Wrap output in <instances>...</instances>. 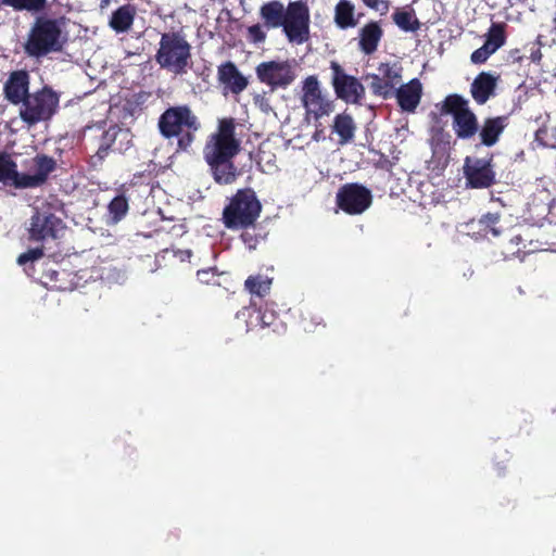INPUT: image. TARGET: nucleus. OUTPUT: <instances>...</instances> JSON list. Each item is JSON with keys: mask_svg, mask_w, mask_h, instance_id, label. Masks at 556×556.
<instances>
[{"mask_svg": "<svg viewBox=\"0 0 556 556\" xmlns=\"http://www.w3.org/2000/svg\"><path fill=\"white\" fill-rule=\"evenodd\" d=\"M233 118H222L215 132L211 134L203 148V157L210 173L218 185H230L240 176L233 159L240 153V140L235 136Z\"/></svg>", "mask_w": 556, "mask_h": 556, "instance_id": "1", "label": "nucleus"}, {"mask_svg": "<svg viewBox=\"0 0 556 556\" xmlns=\"http://www.w3.org/2000/svg\"><path fill=\"white\" fill-rule=\"evenodd\" d=\"M154 59L162 70L184 76L193 65L192 46L181 30L163 33Z\"/></svg>", "mask_w": 556, "mask_h": 556, "instance_id": "2", "label": "nucleus"}, {"mask_svg": "<svg viewBox=\"0 0 556 556\" xmlns=\"http://www.w3.org/2000/svg\"><path fill=\"white\" fill-rule=\"evenodd\" d=\"M159 129L164 138H178L177 146L186 151L194 141L201 123L188 105L166 109L159 118Z\"/></svg>", "mask_w": 556, "mask_h": 556, "instance_id": "3", "label": "nucleus"}, {"mask_svg": "<svg viewBox=\"0 0 556 556\" xmlns=\"http://www.w3.org/2000/svg\"><path fill=\"white\" fill-rule=\"evenodd\" d=\"M63 46L59 21L46 16L37 17L25 43L26 53L33 58H41L51 52L62 51Z\"/></svg>", "mask_w": 556, "mask_h": 556, "instance_id": "4", "label": "nucleus"}, {"mask_svg": "<svg viewBox=\"0 0 556 556\" xmlns=\"http://www.w3.org/2000/svg\"><path fill=\"white\" fill-rule=\"evenodd\" d=\"M60 97L49 86L30 93L21 104L20 117L29 127L47 122L58 112Z\"/></svg>", "mask_w": 556, "mask_h": 556, "instance_id": "5", "label": "nucleus"}, {"mask_svg": "<svg viewBox=\"0 0 556 556\" xmlns=\"http://www.w3.org/2000/svg\"><path fill=\"white\" fill-rule=\"evenodd\" d=\"M441 113L452 115V128L458 139L470 140L478 134V117L469 108L468 100L463 96L457 93L446 96Z\"/></svg>", "mask_w": 556, "mask_h": 556, "instance_id": "6", "label": "nucleus"}, {"mask_svg": "<svg viewBox=\"0 0 556 556\" xmlns=\"http://www.w3.org/2000/svg\"><path fill=\"white\" fill-rule=\"evenodd\" d=\"M56 204L43 201L34 207L27 228L28 239L34 242L55 240L65 229V224L55 214Z\"/></svg>", "mask_w": 556, "mask_h": 556, "instance_id": "7", "label": "nucleus"}, {"mask_svg": "<svg viewBox=\"0 0 556 556\" xmlns=\"http://www.w3.org/2000/svg\"><path fill=\"white\" fill-rule=\"evenodd\" d=\"M256 76L271 90L287 89L296 79L295 60L262 62L256 66Z\"/></svg>", "mask_w": 556, "mask_h": 556, "instance_id": "8", "label": "nucleus"}, {"mask_svg": "<svg viewBox=\"0 0 556 556\" xmlns=\"http://www.w3.org/2000/svg\"><path fill=\"white\" fill-rule=\"evenodd\" d=\"M309 24L308 7L302 1L289 2L281 25L287 39L292 43L303 45L309 39Z\"/></svg>", "mask_w": 556, "mask_h": 556, "instance_id": "9", "label": "nucleus"}, {"mask_svg": "<svg viewBox=\"0 0 556 556\" xmlns=\"http://www.w3.org/2000/svg\"><path fill=\"white\" fill-rule=\"evenodd\" d=\"M302 84L301 101L306 116H313L315 121H318L330 115L333 112L334 104L323 93L317 76L309 75Z\"/></svg>", "mask_w": 556, "mask_h": 556, "instance_id": "10", "label": "nucleus"}, {"mask_svg": "<svg viewBox=\"0 0 556 556\" xmlns=\"http://www.w3.org/2000/svg\"><path fill=\"white\" fill-rule=\"evenodd\" d=\"M466 186L472 189H486L496 182L493 154L489 157L466 156L463 166Z\"/></svg>", "mask_w": 556, "mask_h": 556, "instance_id": "11", "label": "nucleus"}, {"mask_svg": "<svg viewBox=\"0 0 556 556\" xmlns=\"http://www.w3.org/2000/svg\"><path fill=\"white\" fill-rule=\"evenodd\" d=\"M372 203V193L365 186L349 182L341 186L336 195L337 206L349 215L363 214Z\"/></svg>", "mask_w": 556, "mask_h": 556, "instance_id": "12", "label": "nucleus"}, {"mask_svg": "<svg viewBox=\"0 0 556 556\" xmlns=\"http://www.w3.org/2000/svg\"><path fill=\"white\" fill-rule=\"evenodd\" d=\"M377 70L378 74H368L367 76L370 79V91L376 97L390 99L394 94L396 85L402 80L403 67L396 62H382Z\"/></svg>", "mask_w": 556, "mask_h": 556, "instance_id": "13", "label": "nucleus"}, {"mask_svg": "<svg viewBox=\"0 0 556 556\" xmlns=\"http://www.w3.org/2000/svg\"><path fill=\"white\" fill-rule=\"evenodd\" d=\"M330 67L333 72L332 86L337 97L346 102L359 103L365 94L364 86L354 76L345 74L338 62L332 61Z\"/></svg>", "mask_w": 556, "mask_h": 556, "instance_id": "14", "label": "nucleus"}, {"mask_svg": "<svg viewBox=\"0 0 556 556\" xmlns=\"http://www.w3.org/2000/svg\"><path fill=\"white\" fill-rule=\"evenodd\" d=\"M35 174H24L18 186H24V189H33L43 186L51 173L56 169V161L47 154H37L33 159Z\"/></svg>", "mask_w": 556, "mask_h": 556, "instance_id": "15", "label": "nucleus"}, {"mask_svg": "<svg viewBox=\"0 0 556 556\" xmlns=\"http://www.w3.org/2000/svg\"><path fill=\"white\" fill-rule=\"evenodd\" d=\"M30 77L27 71L20 70L12 72L4 83V97L12 104H22L29 92Z\"/></svg>", "mask_w": 556, "mask_h": 556, "instance_id": "16", "label": "nucleus"}, {"mask_svg": "<svg viewBox=\"0 0 556 556\" xmlns=\"http://www.w3.org/2000/svg\"><path fill=\"white\" fill-rule=\"evenodd\" d=\"M384 31L380 21L370 20L357 31V47L365 55H371L377 50L383 38Z\"/></svg>", "mask_w": 556, "mask_h": 556, "instance_id": "17", "label": "nucleus"}, {"mask_svg": "<svg viewBox=\"0 0 556 556\" xmlns=\"http://www.w3.org/2000/svg\"><path fill=\"white\" fill-rule=\"evenodd\" d=\"M393 96L402 111L414 113L422 97V85L418 78H413L396 88Z\"/></svg>", "mask_w": 556, "mask_h": 556, "instance_id": "18", "label": "nucleus"}, {"mask_svg": "<svg viewBox=\"0 0 556 556\" xmlns=\"http://www.w3.org/2000/svg\"><path fill=\"white\" fill-rule=\"evenodd\" d=\"M507 126L508 117L505 115L484 118L478 130L480 144L489 148L495 146Z\"/></svg>", "mask_w": 556, "mask_h": 556, "instance_id": "19", "label": "nucleus"}, {"mask_svg": "<svg viewBox=\"0 0 556 556\" xmlns=\"http://www.w3.org/2000/svg\"><path fill=\"white\" fill-rule=\"evenodd\" d=\"M498 76L489 72L479 73L470 86V93L477 104L482 105L495 94Z\"/></svg>", "mask_w": 556, "mask_h": 556, "instance_id": "20", "label": "nucleus"}, {"mask_svg": "<svg viewBox=\"0 0 556 556\" xmlns=\"http://www.w3.org/2000/svg\"><path fill=\"white\" fill-rule=\"evenodd\" d=\"M222 222L230 230L243 228V188L229 199L228 204L223 210Z\"/></svg>", "mask_w": 556, "mask_h": 556, "instance_id": "21", "label": "nucleus"}, {"mask_svg": "<svg viewBox=\"0 0 556 556\" xmlns=\"http://www.w3.org/2000/svg\"><path fill=\"white\" fill-rule=\"evenodd\" d=\"M501 214L500 213H486L483 214L479 219H472L468 226L472 231V236L476 239L486 238L490 236L493 238L498 237L502 233Z\"/></svg>", "mask_w": 556, "mask_h": 556, "instance_id": "22", "label": "nucleus"}, {"mask_svg": "<svg viewBox=\"0 0 556 556\" xmlns=\"http://www.w3.org/2000/svg\"><path fill=\"white\" fill-rule=\"evenodd\" d=\"M217 79L223 87L224 93L231 92L238 94L243 90V75L230 61L218 66Z\"/></svg>", "mask_w": 556, "mask_h": 556, "instance_id": "23", "label": "nucleus"}, {"mask_svg": "<svg viewBox=\"0 0 556 556\" xmlns=\"http://www.w3.org/2000/svg\"><path fill=\"white\" fill-rule=\"evenodd\" d=\"M363 14H356L355 5L350 0H339L333 10V22L341 30L354 28L358 25Z\"/></svg>", "mask_w": 556, "mask_h": 556, "instance_id": "24", "label": "nucleus"}, {"mask_svg": "<svg viewBox=\"0 0 556 556\" xmlns=\"http://www.w3.org/2000/svg\"><path fill=\"white\" fill-rule=\"evenodd\" d=\"M137 10L131 4H124L117 8L111 15L109 26L117 34L128 31L135 21Z\"/></svg>", "mask_w": 556, "mask_h": 556, "instance_id": "25", "label": "nucleus"}, {"mask_svg": "<svg viewBox=\"0 0 556 556\" xmlns=\"http://www.w3.org/2000/svg\"><path fill=\"white\" fill-rule=\"evenodd\" d=\"M24 173H18L17 164L7 152H0V182L12 186L16 189H24L18 181Z\"/></svg>", "mask_w": 556, "mask_h": 556, "instance_id": "26", "label": "nucleus"}, {"mask_svg": "<svg viewBox=\"0 0 556 556\" xmlns=\"http://www.w3.org/2000/svg\"><path fill=\"white\" fill-rule=\"evenodd\" d=\"M248 311V319L245 320V331L253 330L254 328H265L270 326L275 319V316L271 312L265 309L263 311L261 306L257 305V302L253 299L251 300L250 306L245 307Z\"/></svg>", "mask_w": 556, "mask_h": 556, "instance_id": "27", "label": "nucleus"}, {"mask_svg": "<svg viewBox=\"0 0 556 556\" xmlns=\"http://www.w3.org/2000/svg\"><path fill=\"white\" fill-rule=\"evenodd\" d=\"M286 14L287 8L280 1H270L261 8L262 18L265 21L266 26L271 28L281 27Z\"/></svg>", "mask_w": 556, "mask_h": 556, "instance_id": "28", "label": "nucleus"}, {"mask_svg": "<svg viewBox=\"0 0 556 556\" xmlns=\"http://www.w3.org/2000/svg\"><path fill=\"white\" fill-rule=\"evenodd\" d=\"M507 24L504 22H493L485 33V41L483 45L496 52L507 40Z\"/></svg>", "mask_w": 556, "mask_h": 556, "instance_id": "29", "label": "nucleus"}, {"mask_svg": "<svg viewBox=\"0 0 556 556\" xmlns=\"http://www.w3.org/2000/svg\"><path fill=\"white\" fill-rule=\"evenodd\" d=\"M356 126L351 115L341 113L334 117L333 131L340 137V143L344 144L353 140Z\"/></svg>", "mask_w": 556, "mask_h": 556, "instance_id": "30", "label": "nucleus"}, {"mask_svg": "<svg viewBox=\"0 0 556 556\" xmlns=\"http://www.w3.org/2000/svg\"><path fill=\"white\" fill-rule=\"evenodd\" d=\"M262 204L257 200L253 189L245 188V237L249 235L248 230L254 228L255 220L260 216ZM248 240L245 239V243Z\"/></svg>", "mask_w": 556, "mask_h": 556, "instance_id": "31", "label": "nucleus"}, {"mask_svg": "<svg viewBox=\"0 0 556 556\" xmlns=\"http://www.w3.org/2000/svg\"><path fill=\"white\" fill-rule=\"evenodd\" d=\"M394 24L403 31H417L420 28V22L416 17L413 9L401 10L396 9L392 14Z\"/></svg>", "mask_w": 556, "mask_h": 556, "instance_id": "32", "label": "nucleus"}, {"mask_svg": "<svg viewBox=\"0 0 556 556\" xmlns=\"http://www.w3.org/2000/svg\"><path fill=\"white\" fill-rule=\"evenodd\" d=\"M271 287V278L263 275H251L245 279V289L252 295H256L262 302L263 298L269 293Z\"/></svg>", "mask_w": 556, "mask_h": 556, "instance_id": "33", "label": "nucleus"}, {"mask_svg": "<svg viewBox=\"0 0 556 556\" xmlns=\"http://www.w3.org/2000/svg\"><path fill=\"white\" fill-rule=\"evenodd\" d=\"M0 4L12 8L16 12L38 13L45 10L47 0H0Z\"/></svg>", "mask_w": 556, "mask_h": 556, "instance_id": "34", "label": "nucleus"}, {"mask_svg": "<svg viewBox=\"0 0 556 556\" xmlns=\"http://www.w3.org/2000/svg\"><path fill=\"white\" fill-rule=\"evenodd\" d=\"M109 213L113 223L121 222L129 210L128 199L125 194L114 197L109 203Z\"/></svg>", "mask_w": 556, "mask_h": 556, "instance_id": "35", "label": "nucleus"}, {"mask_svg": "<svg viewBox=\"0 0 556 556\" xmlns=\"http://www.w3.org/2000/svg\"><path fill=\"white\" fill-rule=\"evenodd\" d=\"M268 146L262 143L256 153L249 151L250 160H254L262 172H266L275 167V155L266 150Z\"/></svg>", "mask_w": 556, "mask_h": 556, "instance_id": "36", "label": "nucleus"}, {"mask_svg": "<svg viewBox=\"0 0 556 556\" xmlns=\"http://www.w3.org/2000/svg\"><path fill=\"white\" fill-rule=\"evenodd\" d=\"M117 130L111 128L104 131L100 138L99 147L92 159H97L102 162L110 153L113 143L115 142Z\"/></svg>", "mask_w": 556, "mask_h": 556, "instance_id": "37", "label": "nucleus"}, {"mask_svg": "<svg viewBox=\"0 0 556 556\" xmlns=\"http://www.w3.org/2000/svg\"><path fill=\"white\" fill-rule=\"evenodd\" d=\"M42 256H43V247H36V248L29 249L26 252L20 254L17 257V264L24 266L27 263H33L35 261L40 260Z\"/></svg>", "mask_w": 556, "mask_h": 556, "instance_id": "38", "label": "nucleus"}, {"mask_svg": "<svg viewBox=\"0 0 556 556\" xmlns=\"http://www.w3.org/2000/svg\"><path fill=\"white\" fill-rule=\"evenodd\" d=\"M495 52L493 50H491L489 47H486L485 45H482L480 48H478L477 50H475L471 55H470V61L473 63V64H484L488 59L494 54Z\"/></svg>", "mask_w": 556, "mask_h": 556, "instance_id": "39", "label": "nucleus"}, {"mask_svg": "<svg viewBox=\"0 0 556 556\" xmlns=\"http://www.w3.org/2000/svg\"><path fill=\"white\" fill-rule=\"evenodd\" d=\"M363 4L376 12H379L380 15H386L391 7L390 0H362Z\"/></svg>", "mask_w": 556, "mask_h": 556, "instance_id": "40", "label": "nucleus"}, {"mask_svg": "<svg viewBox=\"0 0 556 556\" xmlns=\"http://www.w3.org/2000/svg\"><path fill=\"white\" fill-rule=\"evenodd\" d=\"M198 280L205 285H216L218 275L215 268L200 269L197 271Z\"/></svg>", "mask_w": 556, "mask_h": 556, "instance_id": "41", "label": "nucleus"}, {"mask_svg": "<svg viewBox=\"0 0 556 556\" xmlns=\"http://www.w3.org/2000/svg\"><path fill=\"white\" fill-rule=\"evenodd\" d=\"M248 33L251 41L254 43L263 42L266 38V34L260 25L249 27Z\"/></svg>", "mask_w": 556, "mask_h": 556, "instance_id": "42", "label": "nucleus"}, {"mask_svg": "<svg viewBox=\"0 0 556 556\" xmlns=\"http://www.w3.org/2000/svg\"><path fill=\"white\" fill-rule=\"evenodd\" d=\"M254 102L263 112H268L270 110L268 99L264 94H256L254 97Z\"/></svg>", "mask_w": 556, "mask_h": 556, "instance_id": "43", "label": "nucleus"}, {"mask_svg": "<svg viewBox=\"0 0 556 556\" xmlns=\"http://www.w3.org/2000/svg\"><path fill=\"white\" fill-rule=\"evenodd\" d=\"M548 131L547 127H540L535 132V140L539 141L542 146L547 147V143L542 142V137L546 135Z\"/></svg>", "mask_w": 556, "mask_h": 556, "instance_id": "44", "label": "nucleus"}, {"mask_svg": "<svg viewBox=\"0 0 556 556\" xmlns=\"http://www.w3.org/2000/svg\"><path fill=\"white\" fill-rule=\"evenodd\" d=\"M523 239L521 238L520 235H517L515 237H513L509 241L510 244H515V245H519L520 243H522Z\"/></svg>", "mask_w": 556, "mask_h": 556, "instance_id": "45", "label": "nucleus"}, {"mask_svg": "<svg viewBox=\"0 0 556 556\" xmlns=\"http://www.w3.org/2000/svg\"><path fill=\"white\" fill-rule=\"evenodd\" d=\"M381 168L390 170L392 167V164L389 160L384 159L383 162L380 165Z\"/></svg>", "mask_w": 556, "mask_h": 556, "instance_id": "46", "label": "nucleus"}, {"mask_svg": "<svg viewBox=\"0 0 556 556\" xmlns=\"http://www.w3.org/2000/svg\"><path fill=\"white\" fill-rule=\"evenodd\" d=\"M521 253V250L520 249H517V250H510L509 251V255H513V256H519Z\"/></svg>", "mask_w": 556, "mask_h": 556, "instance_id": "47", "label": "nucleus"}, {"mask_svg": "<svg viewBox=\"0 0 556 556\" xmlns=\"http://www.w3.org/2000/svg\"><path fill=\"white\" fill-rule=\"evenodd\" d=\"M186 253L188 254V256H191V251L188 250Z\"/></svg>", "mask_w": 556, "mask_h": 556, "instance_id": "48", "label": "nucleus"}]
</instances>
